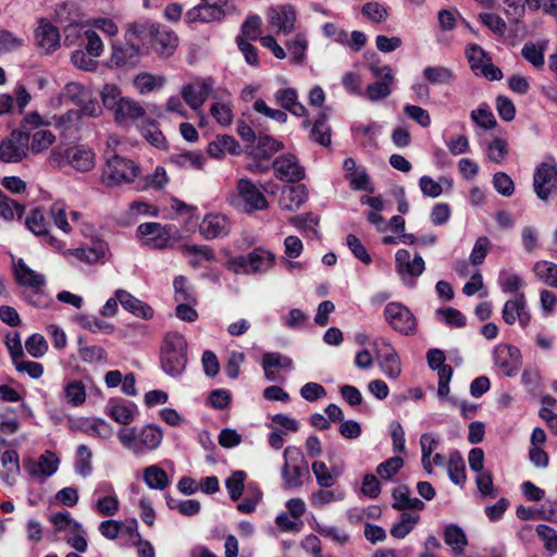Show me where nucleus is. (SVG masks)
Here are the masks:
<instances>
[{
  "instance_id": "cd10ccee",
  "label": "nucleus",
  "mask_w": 557,
  "mask_h": 557,
  "mask_svg": "<svg viewBox=\"0 0 557 557\" xmlns=\"http://www.w3.org/2000/svg\"><path fill=\"white\" fill-rule=\"evenodd\" d=\"M67 162L77 171L88 172L95 165V154L90 149L83 146L73 147L66 150Z\"/></svg>"
},
{
  "instance_id": "bb28decb",
  "label": "nucleus",
  "mask_w": 557,
  "mask_h": 557,
  "mask_svg": "<svg viewBox=\"0 0 557 557\" xmlns=\"http://www.w3.org/2000/svg\"><path fill=\"white\" fill-rule=\"evenodd\" d=\"M1 465L3 469L0 471V479L8 485H14L21 472L17 451L14 449L3 451Z\"/></svg>"
},
{
  "instance_id": "7ed1b4c3",
  "label": "nucleus",
  "mask_w": 557,
  "mask_h": 557,
  "mask_svg": "<svg viewBox=\"0 0 557 557\" xmlns=\"http://www.w3.org/2000/svg\"><path fill=\"white\" fill-rule=\"evenodd\" d=\"M140 34V39H148L153 51L162 57H171L177 48L178 37L168 26L159 23L137 24L134 28Z\"/></svg>"
},
{
  "instance_id": "a878e982",
  "label": "nucleus",
  "mask_w": 557,
  "mask_h": 557,
  "mask_svg": "<svg viewBox=\"0 0 557 557\" xmlns=\"http://www.w3.org/2000/svg\"><path fill=\"white\" fill-rule=\"evenodd\" d=\"M308 198L307 188L304 184L286 186L281 195V208L286 211H295L306 202Z\"/></svg>"
},
{
  "instance_id": "9d476101",
  "label": "nucleus",
  "mask_w": 557,
  "mask_h": 557,
  "mask_svg": "<svg viewBox=\"0 0 557 557\" xmlns=\"http://www.w3.org/2000/svg\"><path fill=\"white\" fill-rule=\"evenodd\" d=\"M380 367L389 380H395L401 372L400 358L385 338L375 339L373 343Z\"/></svg>"
},
{
  "instance_id": "c85d7f7f",
  "label": "nucleus",
  "mask_w": 557,
  "mask_h": 557,
  "mask_svg": "<svg viewBox=\"0 0 557 557\" xmlns=\"http://www.w3.org/2000/svg\"><path fill=\"white\" fill-rule=\"evenodd\" d=\"M207 152L211 158L219 159L222 158L225 152H230L231 154H239L240 146L234 136L222 135L218 136L215 140L208 145Z\"/></svg>"
},
{
  "instance_id": "a19ab883",
  "label": "nucleus",
  "mask_w": 557,
  "mask_h": 557,
  "mask_svg": "<svg viewBox=\"0 0 557 557\" xmlns=\"http://www.w3.org/2000/svg\"><path fill=\"white\" fill-rule=\"evenodd\" d=\"M283 144L270 135H260L257 138L256 157L270 159L275 152L283 149Z\"/></svg>"
},
{
  "instance_id": "5fc2aeb1",
  "label": "nucleus",
  "mask_w": 557,
  "mask_h": 557,
  "mask_svg": "<svg viewBox=\"0 0 557 557\" xmlns=\"http://www.w3.org/2000/svg\"><path fill=\"white\" fill-rule=\"evenodd\" d=\"M75 321L85 330H88L92 333H96L98 331H103L106 333H112L114 327L113 325L109 324L108 322L98 319L94 315L88 314H79L75 318Z\"/></svg>"
},
{
  "instance_id": "473e14b6",
  "label": "nucleus",
  "mask_w": 557,
  "mask_h": 557,
  "mask_svg": "<svg viewBox=\"0 0 557 557\" xmlns=\"http://www.w3.org/2000/svg\"><path fill=\"white\" fill-rule=\"evenodd\" d=\"M162 438L163 432L158 425L148 424L144 426L138 433V442L139 447L141 448V453L144 449H157L160 446Z\"/></svg>"
},
{
  "instance_id": "39448f33",
  "label": "nucleus",
  "mask_w": 557,
  "mask_h": 557,
  "mask_svg": "<svg viewBox=\"0 0 557 557\" xmlns=\"http://www.w3.org/2000/svg\"><path fill=\"white\" fill-rule=\"evenodd\" d=\"M139 173L140 168L133 160L113 153L107 157L102 178L108 186L131 184Z\"/></svg>"
},
{
  "instance_id": "aec40b11",
  "label": "nucleus",
  "mask_w": 557,
  "mask_h": 557,
  "mask_svg": "<svg viewBox=\"0 0 557 557\" xmlns=\"http://www.w3.org/2000/svg\"><path fill=\"white\" fill-rule=\"evenodd\" d=\"M13 274L17 284L30 288L35 295L46 284L45 276L32 270L23 259L13 263Z\"/></svg>"
},
{
  "instance_id": "8fccbe9b",
  "label": "nucleus",
  "mask_w": 557,
  "mask_h": 557,
  "mask_svg": "<svg viewBox=\"0 0 557 557\" xmlns=\"http://www.w3.org/2000/svg\"><path fill=\"white\" fill-rule=\"evenodd\" d=\"M184 251L194 257L190 264L195 268L201 265L202 261H212L215 258L213 250L205 245H185Z\"/></svg>"
},
{
  "instance_id": "412c9836",
  "label": "nucleus",
  "mask_w": 557,
  "mask_h": 557,
  "mask_svg": "<svg viewBox=\"0 0 557 557\" xmlns=\"http://www.w3.org/2000/svg\"><path fill=\"white\" fill-rule=\"evenodd\" d=\"M293 361L280 352H265L262 357V368L269 381L285 380L281 371H290Z\"/></svg>"
},
{
  "instance_id": "72a5a7b5",
  "label": "nucleus",
  "mask_w": 557,
  "mask_h": 557,
  "mask_svg": "<svg viewBox=\"0 0 557 557\" xmlns=\"http://www.w3.org/2000/svg\"><path fill=\"white\" fill-rule=\"evenodd\" d=\"M143 479L147 486L152 490H164L170 484L166 472L156 465L148 466L144 469Z\"/></svg>"
},
{
  "instance_id": "7c9ffc66",
  "label": "nucleus",
  "mask_w": 557,
  "mask_h": 557,
  "mask_svg": "<svg viewBox=\"0 0 557 557\" xmlns=\"http://www.w3.org/2000/svg\"><path fill=\"white\" fill-rule=\"evenodd\" d=\"M145 115V109L136 101L124 98L114 111V120L122 124L128 120L135 121Z\"/></svg>"
},
{
  "instance_id": "f8f14e48",
  "label": "nucleus",
  "mask_w": 557,
  "mask_h": 557,
  "mask_svg": "<svg viewBox=\"0 0 557 557\" xmlns=\"http://www.w3.org/2000/svg\"><path fill=\"white\" fill-rule=\"evenodd\" d=\"M285 458V465L282 468V478L284 480L285 488H295L302 485L301 476L307 471V467H301L297 463H289V461L294 462L298 457H301V453L298 448L287 447L283 454Z\"/></svg>"
},
{
  "instance_id": "b1692460",
  "label": "nucleus",
  "mask_w": 557,
  "mask_h": 557,
  "mask_svg": "<svg viewBox=\"0 0 557 557\" xmlns=\"http://www.w3.org/2000/svg\"><path fill=\"white\" fill-rule=\"evenodd\" d=\"M115 296L121 306L134 315L149 320L153 317V309L146 302L137 299L124 289H117Z\"/></svg>"
},
{
  "instance_id": "6e6552de",
  "label": "nucleus",
  "mask_w": 557,
  "mask_h": 557,
  "mask_svg": "<svg viewBox=\"0 0 557 557\" xmlns=\"http://www.w3.org/2000/svg\"><path fill=\"white\" fill-rule=\"evenodd\" d=\"M370 72L376 79L374 83L369 84L366 89V96L370 101H379L387 98L392 88L391 85L394 83L395 77L393 70L389 65L371 64Z\"/></svg>"
},
{
  "instance_id": "4468645a",
  "label": "nucleus",
  "mask_w": 557,
  "mask_h": 557,
  "mask_svg": "<svg viewBox=\"0 0 557 557\" xmlns=\"http://www.w3.org/2000/svg\"><path fill=\"white\" fill-rule=\"evenodd\" d=\"M502 318L505 323L512 325L517 320L521 326H527L531 321L524 293H517L512 299L505 302Z\"/></svg>"
},
{
  "instance_id": "c9c22d12",
  "label": "nucleus",
  "mask_w": 557,
  "mask_h": 557,
  "mask_svg": "<svg viewBox=\"0 0 557 557\" xmlns=\"http://www.w3.org/2000/svg\"><path fill=\"white\" fill-rule=\"evenodd\" d=\"M222 16L213 10H210L206 1L201 0V3L188 10L185 14V21L188 24L196 22L209 23L212 21H219Z\"/></svg>"
},
{
  "instance_id": "a211bd4d",
  "label": "nucleus",
  "mask_w": 557,
  "mask_h": 557,
  "mask_svg": "<svg viewBox=\"0 0 557 557\" xmlns=\"http://www.w3.org/2000/svg\"><path fill=\"white\" fill-rule=\"evenodd\" d=\"M172 227L169 225H162L157 222L141 223L137 227V234L147 237L146 245H151L154 248L163 249L168 246L171 239Z\"/></svg>"
},
{
  "instance_id": "f03ea898",
  "label": "nucleus",
  "mask_w": 557,
  "mask_h": 557,
  "mask_svg": "<svg viewBox=\"0 0 557 557\" xmlns=\"http://www.w3.org/2000/svg\"><path fill=\"white\" fill-rule=\"evenodd\" d=\"M187 363V342L178 332H169L161 346V367L165 373L176 377Z\"/></svg>"
},
{
  "instance_id": "de8ad7c7",
  "label": "nucleus",
  "mask_w": 557,
  "mask_h": 557,
  "mask_svg": "<svg viewBox=\"0 0 557 557\" xmlns=\"http://www.w3.org/2000/svg\"><path fill=\"white\" fill-rule=\"evenodd\" d=\"M423 76L430 84H450L455 79L453 71L445 66H426Z\"/></svg>"
},
{
  "instance_id": "ddd939ff",
  "label": "nucleus",
  "mask_w": 557,
  "mask_h": 557,
  "mask_svg": "<svg viewBox=\"0 0 557 557\" xmlns=\"http://www.w3.org/2000/svg\"><path fill=\"white\" fill-rule=\"evenodd\" d=\"M211 77L198 79L195 83L186 84L182 88V98L194 110L200 109L213 90Z\"/></svg>"
},
{
  "instance_id": "49530a36",
  "label": "nucleus",
  "mask_w": 557,
  "mask_h": 557,
  "mask_svg": "<svg viewBox=\"0 0 557 557\" xmlns=\"http://www.w3.org/2000/svg\"><path fill=\"white\" fill-rule=\"evenodd\" d=\"M286 47L293 63L302 64L305 62L308 40L304 34H297L295 39L287 41Z\"/></svg>"
},
{
  "instance_id": "2f4dec72",
  "label": "nucleus",
  "mask_w": 557,
  "mask_h": 557,
  "mask_svg": "<svg viewBox=\"0 0 557 557\" xmlns=\"http://www.w3.org/2000/svg\"><path fill=\"white\" fill-rule=\"evenodd\" d=\"M310 139L323 147L331 145V127L327 124V113L321 111L312 124Z\"/></svg>"
},
{
  "instance_id": "052dcab7",
  "label": "nucleus",
  "mask_w": 557,
  "mask_h": 557,
  "mask_svg": "<svg viewBox=\"0 0 557 557\" xmlns=\"http://www.w3.org/2000/svg\"><path fill=\"white\" fill-rule=\"evenodd\" d=\"M471 119L482 128L492 129L497 122L486 103L481 104L476 110L471 112Z\"/></svg>"
},
{
  "instance_id": "5701e85b",
  "label": "nucleus",
  "mask_w": 557,
  "mask_h": 557,
  "mask_svg": "<svg viewBox=\"0 0 557 557\" xmlns=\"http://www.w3.org/2000/svg\"><path fill=\"white\" fill-rule=\"evenodd\" d=\"M237 190L246 206H248V212L264 210L268 208V200L250 180H239L237 183Z\"/></svg>"
},
{
  "instance_id": "338daca9",
  "label": "nucleus",
  "mask_w": 557,
  "mask_h": 557,
  "mask_svg": "<svg viewBox=\"0 0 557 557\" xmlns=\"http://www.w3.org/2000/svg\"><path fill=\"white\" fill-rule=\"evenodd\" d=\"M346 243L355 258L367 265L372 262V258L369 255L367 248L356 235L348 234L346 237Z\"/></svg>"
},
{
  "instance_id": "58836bf2",
  "label": "nucleus",
  "mask_w": 557,
  "mask_h": 557,
  "mask_svg": "<svg viewBox=\"0 0 557 557\" xmlns=\"http://www.w3.org/2000/svg\"><path fill=\"white\" fill-rule=\"evenodd\" d=\"M536 277L544 284L557 288V264L549 261H537L533 267Z\"/></svg>"
},
{
  "instance_id": "680f3d73",
  "label": "nucleus",
  "mask_w": 557,
  "mask_h": 557,
  "mask_svg": "<svg viewBox=\"0 0 557 557\" xmlns=\"http://www.w3.org/2000/svg\"><path fill=\"white\" fill-rule=\"evenodd\" d=\"M403 458L395 456L381 462L376 467V473L382 480H391L403 468Z\"/></svg>"
},
{
  "instance_id": "ea45409f",
  "label": "nucleus",
  "mask_w": 557,
  "mask_h": 557,
  "mask_svg": "<svg viewBox=\"0 0 557 557\" xmlns=\"http://www.w3.org/2000/svg\"><path fill=\"white\" fill-rule=\"evenodd\" d=\"M107 251V244L104 242H96L92 247L77 248L73 255L87 263H96L104 258Z\"/></svg>"
},
{
  "instance_id": "6e6d98bb",
  "label": "nucleus",
  "mask_w": 557,
  "mask_h": 557,
  "mask_svg": "<svg viewBox=\"0 0 557 557\" xmlns=\"http://www.w3.org/2000/svg\"><path fill=\"white\" fill-rule=\"evenodd\" d=\"M55 140V136L49 129H39L32 135L29 149L33 153H40L48 149Z\"/></svg>"
},
{
  "instance_id": "20e7f679",
  "label": "nucleus",
  "mask_w": 557,
  "mask_h": 557,
  "mask_svg": "<svg viewBox=\"0 0 557 557\" xmlns=\"http://www.w3.org/2000/svg\"><path fill=\"white\" fill-rule=\"evenodd\" d=\"M275 262V255L262 247H257L247 255L230 259L227 267L234 273L253 274L267 272Z\"/></svg>"
},
{
  "instance_id": "f257e3e1",
  "label": "nucleus",
  "mask_w": 557,
  "mask_h": 557,
  "mask_svg": "<svg viewBox=\"0 0 557 557\" xmlns=\"http://www.w3.org/2000/svg\"><path fill=\"white\" fill-rule=\"evenodd\" d=\"M137 24L129 25L125 32L123 40L112 41V51L109 61L110 67L117 69H134L143 58V50L139 46L140 34L134 28Z\"/></svg>"
},
{
  "instance_id": "393cba45",
  "label": "nucleus",
  "mask_w": 557,
  "mask_h": 557,
  "mask_svg": "<svg viewBox=\"0 0 557 557\" xmlns=\"http://www.w3.org/2000/svg\"><path fill=\"white\" fill-rule=\"evenodd\" d=\"M58 465L59 459L57 458V456L53 453L47 450L38 458L37 462L29 460L24 465V467L25 470L33 476H51L57 472Z\"/></svg>"
},
{
  "instance_id": "79ce46f5",
  "label": "nucleus",
  "mask_w": 557,
  "mask_h": 557,
  "mask_svg": "<svg viewBox=\"0 0 557 557\" xmlns=\"http://www.w3.org/2000/svg\"><path fill=\"white\" fill-rule=\"evenodd\" d=\"M79 110L77 111H69L66 113L67 119L71 120L72 115L79 117L81 115L89 116V117H98L102 113L101 106L98 102L97 97L94 95L92 90L84 99L83 103L78 104Z\"/></svg>"
},
{
  "instance_id": "603ef678",
  "label": "nucleus",
  "mask_w": 557,
  "mask_h": 557,
  "mask_svg": "<svg viewBox=\"0 0 557 557\" xmlns=\"http://www.w3.org/2000/svg\"><path fill=\"white\" fill-rule=\"evenodd\" d=\"M441 183L447 184L448 187H451V181L446 177H441L440 182H435L432 177L423 175L419 180V186L422 194L431 198H436L443 193Z\"/></svg>"
},
{
  "instance_id": "e2e57ef3",
  "label": "nucleus",
  "mask_w": 557,
  "mask_h": 557,
  "mask_svg": "<svg viewBox=\"0 0 557 557\" xmlns=\"http://www.w3.org/2000/svg\"><path fill=\"white\" fill-rule=\"evenodd\" d=\"M84 431L95 437L107 440L112 435L111 425L103 419L96 418L86 422Z\"/></svg>"
},
{
  "instance_id": "1a4fd4ad",
  "label": "nucleus",
  "mask_w": 557,
  "mask_h": 557,
  "mask_svg": "<svg viewBox=\"0 0 557 557\" xmlns=\"http://www.w3.org/2000/svg\"><path fill=\"white\" fill-rule=\"evenodd\" d=\"M29 150V140L24 132H12L0 144V161L15 163L23 160Z\"/></svg>"
},
{
  "instance_id": "e433bc0d",
  "label": "nucleus",
  "mask_w": 557,
  "mask_h": 557,
  "mask_svg": "<svg viewBox=\"0 0 557 557\" xmlns=\"http://www.w3.org/2000/svg\"><path fill=\"white\" fill-rule=\"evenodd\" d=\"M447 470L448 476L453 483L461 486L465 484L467 479L466 466L459 451L450 454Z\"/></svg>"
},
{
  "instance_id": "3c124183",
  "label": "nucleus",
  "mask_w": 557,
  "mask_h": 557,
  "mask_svg": "<svg viewBox=\"0 0 557 557\" xmlns=\"http://www.w3.org/2000/svg\"><path fill=\"white\" fill-rule=\"evenodd\" d=\"M140 132L143 136L154 147L165 148L166 140L162 132L159 129L157 123L152 120H147L141 124Z\"/></svg>"
},
{
  "instance_id": "bf43d9fd",
  "label": "nucleus",
  "mask_w": 557,
  "mask_h": 557,
  "mask_svg": "<svg viewBox=\"0 0 557 557\" xmlns=\"http://www.w3.org/2000/svg\"><path fill=\"white\" fill-rule=\"evenodd\" d=\"M12 361L17 372H25L33 380L39 379L44 373V367L41 363L26 360L24 355L23 357H18Z\"/></svg>"
},
{
  "instance_id": "37998d69",
  "label": "nucleus",
  "mask_w": 557,
  "mask_h": 557,
  "mask_svg": "<svg viewBox=\"0 0 557 557\" xmlns=\"http://www.w3.org/2000/svg\"><path fill=\"white\" fill-rule=\"evenodd\" d=\"M506 4L505 12L509 18L518 20L524 14L525 4L531 10H539L541 8V0H504Z\"/></svg>"
},
{
  "instance_id": "09e8293b",
  "label": "nucleus",
  "mask_w": 557,
  "mask_h": 557,
  "mask_svg": "<svg viewBox=\"0 0 557 557\" xmlns=\"http://www.w3.org/2000/svg\"><path fill=\"white\" fill-rule=\"evenodd\" d=\"M90 91V88L84 86L81 83L70 82L64 86L61 95L65 100L78 106L79 103L84 102V99L88 97Z\"/></svg>"
},
{
  "instance_id": "9b49d317",
  "label": "nucleus",
  "mask_w": 557,
  "mask_h": 557,
  "mask_svg": "<svg viewBox=\"0 0 557 557\" xmlns=\"http://www.w3.org/2000/svg\"><path fill=\"white\" fill-rule=\"evenodd\" d=\"M494 362L505 375L512 377L521 368V352L516 346L499 344L494 349Z\"/></svg>"
},
{
  "instance_id": "c756f323",
  "label": "nucleus",
  "mask_w": 557,
  "mask_h": 557,
  "mask_svg": "<svg viewBox=\"0 0 557 557\" xmlns=\"http://www.w3.org/2000/svg\"><path fill=\"white\" fill-rule=\"evenodd\" d=\"M426 359L429 367L437 371L438 383H449L453 369L449 364L445 363L446 356L444 351L437 348L430 349L426 354Z\"/></svg>"
},
{
  "instance_id": "423d86ee",
  "label": "nucleus",
  "mask_w": 557,
  "mask_h": 557,
  "mask_svg": "<svg viewBox=\"0 0 557 557\" xmlns=\"http://www.w3.org/2000/svg\"><path fill=\"white\" fill-rule=\"evenodd\" d=\"M384 318L391 327L398 333L413 335L417 332V319L400 302H388L384 308Z\"/></svg>"
},
{
  "instance_id": "774afa93",
  "label": "nucleus",
  "mask_w": 557,
  "mask_h": 557,
  "mask_svg": "<svg viewBox=\"0 0 557 557\" xmlns=\"http://www.w3.org/2000/svg\"><path fill=\"white\" fill-rule=\"evenodd\" d=\"M466 55L470 64L471 70L479 74V71L484 66V59H487L486 52L478 45L471 44L466 49Z\"/></svg>"
},
{
  "instance_id": "a18cd8bd",
  "label": "nucleus",
  "mask_w": 557,
  "mask_h": 557,
  "mask_svg": "<svg viewBox=\"0 0 557 557\" xmlns=\"http://www.w3.org/2000/svg\"><path fill=\"white\" fill-rule=\"evenodd\" d=\"M419 515L403 512L399 522L395 523L391 529V534L396 539L406 537L419 521Z\"/></svg>"
},
{
  "instance_id": "4be33fe9",
  "label": "nucleus",
  "mask_w": 557,
  "mask_h": 557,
  "mask_svg": "<svg viewBox=\"0 0 557 557\" xmlns=\"http://www.w3.org/2000/svg\"><path fill=\"white\" fill-rule=\"evenodd\" d=\"M137 407L132 401L120 398H110L107 403L104 412L115 422L127 425L133 422Z\"/></svg>"
},
{
  "instance_id": "0eeeda50",
  "label": "nucleus",
  "mask_w": 557,
  "mask_h": 557,
  "mask_svg": "<svg viewBox=\"0 0 557 557\" xmlns=\"http://www.w3.org/2000/svg\"><path fill=\"white\" fill-rule=\"evenodd\" d=\"M533 187L537 198L547 201L557 193V163H541L533 175Z\"/></svg>"
},
{
  "instance_id": "f3484780",
  "label": "nucleus",
  "mask_w": 557,
  "mask_h": 557,
  "mask_svg": "<svg viewBox=\"0 0 557 557\" xmlns=\"http://www.w3.org/2000/svg\"><path fill=\"white\" fill-rule=\"evenodd\" d=\"M275 175L281 181L296 183L305 177V170L299 165L297 158L287 153L276 158L273 162Z\"/></svg>"
},
{
  "instance_id": "13d9d810",
  "label": "nucleus",
  "mask_w": 557,
  "mask_h": 557,
  "mask_svg": "<svg viewBox=\"0 0 557 557\" xmlns=\"http://www.w3.org/2000/svg\"><path fill=\"white\" fill-rule=\"evenodd\" d=\"M103 106L111 111H115L116 107L125 97L121 96V89L116 85L107 84L100 92Z\"/></svg>"
},
{
  "instance_id": "2eb2a0df",
  "label": "nucleus",
  "mask_w": 557,
  "mask_h": 557,
  "mask_svg": "<svg viewBox=\"0 0 557 557\" xmlns=\"http://www.w3.org/2000/svg\"><path fill=\"white\" fill-rule=\"evenodd\" d=\"M35 41L41 53L49 54L60 46L59 29L47 18H40L35 29Z\"/></svg>"
},
{
  "instance_id": "dca6fc26",
  "label": "nucleus",
  "mask_w": 557,
  "mask_h": 557,
  "mask_svg": "<svg viewBox=\"0 0 557 557\" xmlns=\"http://www.w3.org/2000/svg\"><path fill=\"white\" fill-rule=\"evenodd\" d=\"M25 225L34 235L44 237L51 247L58 250L63 248V243L50 234L49 224L40 208H35L29 212L25 219Z\"/></svg>"
},
{
  "instance_id": "f704fd0d",
  "label": "nucleus",
  "mask_w": 557,
  "mask_h": 557,
  "mask_svg": "<svg viewBox=\"0 0 557 557\" xmlns=\"http://www.w3.org/2000/svg\"><path fill=\"white\" fill-rule=\"evenodd\" d=\"M444 541L456 555H461L468 544L467 536L456 524L447 525L444 530Z\"/></svg>"
},
{
  "instance_id": "69168bd1",
  "label": "nucleus",
  "mask_w": 557,
  "mask_h": 557,
  "mask_svg": "<svg viewBox=\"0 0 557 557\" xmlns=\"http://www.w3.org/2000/svg\"><path fill=\"white\" fill-rule=\"evenodd\" d=\"M346 180L349 182V186L354 190H366L369 193L373 191V187L371 186L370 177L364 169L358 170L352 173H348L345 175Z\"/></svg>"
},
{
  "instance_id": "4d7b16f0",
  "label": "nucleus",
  "mask_w": 557,
  "mask_h": 557,
  "mask_svg": "<svg viewBox=\"0 0 557 557\" xmlns=\"http://www.w3.org/2000/svg\"><path fill=\"white\" fill-rule=\"evenodd\" d=\"M172 161L182 168L190 166L196 170H201L205 164V157L200 152L186 151L172 156Z\"/></svg>"
},
{
  "instance_id": "864d4df0",
  "label": "nucleus",
  "mask_w": 557,
  "mask_h": 557,
  "mask_svg": "<svg viewBox=\"0 0 557 557\" xmlns=\"http://www.w3.org/2000/svg\"><path fill=\"white\" fill-rule=\"evenodd\" d=\"M498 284L504 293L515 295L520 293L519 289L524 286L522 278L509 270H502L499 272Z\"/></svg>"
},
{
  "instance_id": "0e129e2a",
  "label": "nucleus",
  "mask_w": 557,
  "mask_h": 557,
  "mask_svg": "<svg viewBox=\"0 0 557 557\" xmlns=\"http://www.w3.org/2000/svg\"><path fill=\"white\" fill-rule=\"evenodd\" d=\"M246 473L244 471H235L226 480L225 485L231 499L238 500L245 487Z\"/></svg>"
},
{
  "instance_id": "4c0bfd02",
  "label": "nucleus",
  "mask_w": 557,
  "mask_h": 557,
  "mask_svg": "<svg viewBox=\"0 0 557 557\" xmlns=\"http://www.w3.org/2000/svg\"><path fill=\"white\" fill-rule=\"evenodd\" d=\"M25 212V206L17 202L16 200L8 197L0 189V218L4 221H11L16 214L17 219H21Z\"/></svg>"
},
{
  "instance_id": "6ab92c4d",
  "label": "nucleus",
  "mask_w": 557,
  "mask_h": 557,
  "mask_svg": "<svg viewBox=\"0 0 557 557\" xmlns=\"http://www.w3.org/2000/svg\"><path fill=\"white\" fill-rule=\"evenodd\" d=\"M230 231V221L222 214L209 213L199 225V232L207 240L224 237L228 235Z\"/></svg>"
},
{
  "instance_id": "c03bdc74",
  "label": "nucleus",
  "mask_w": 557,
  "mask_h": 557,
  "mask_svg": "<svg viewBox=\"0 0 557 557\" xmlns=\"http://www.w3.org/2000/svg\"><path fill=\"white\" fill-rule=\"evenodd\" d=\"M83 39L78 46L86 51L90 57H99L103 51V42L100 36L94 29H86Z\"/></svg>"
}]
</instances>
